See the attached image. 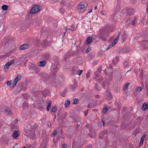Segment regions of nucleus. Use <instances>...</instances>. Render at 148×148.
I'll return each instance as SVG.
<instances>
[{
  "label": "nucleus",
  "instance_id": "nucleus-1",
  "mask_svg": "<svg viewBox=\"0 0 148 148\" xmlns=\"http://www.w3.org/2000/svg\"><path fill=\"white\" fill-rule=\"evenodd\" d=\"M99 36L104 41L106 40L107 38L108 37V35L106 33V31L103 29L100 30Z\"/></svg>",
  "mask_w": 148,
  "mask_h": 148
},
{
  "label": "nucleus",
  "instance_id": "nucleus-2",
  "mask_svg": "<svg viewBox=\"0 0 148 148\" xmlns=\"http://www.w3.org/2000/svg\"><path fill=\"white\" fill-rule=\"evenodd\" d=\"M41 9V7L39 5H35L31 10L30 13L31 14H33L37 12Z\"/></svg>",
  "mask_w": 148,
  "mask_h": 148
},
{
  "label": "nucleus",
  "instance_id": "nucleus-3",
  "mask_svg": "<svg viewBox=\"0 0 148 148\" xmlns=\"http://www.w3.org/2000/svg\"><path fill=\"white\" fill-rule=\"evenodd\" d=\"M121 34V32H119V33L117 37L114 40V41L112 42L111 43H110L108 46V47L106 48V50H108L110 48H111L114 45L118 42V39L119 38V37L120 36Z\"/></svg>",
  "mask_w": 148,
  "mask_h": 148
},
{
  "label": "nucleus",
  "instance_id": "nucleus-4",
  "mask_svg": "<svg viewBox=\"0 0 148 148\" xmlns=\"http://www.w3.org/2000/svg\"><path fill=\"white\" fill-rule=\"evenodd\" d=\"M22 76L21 74H18L12 83V88H14L16 85V84L21 79Z\"/></svg>",
  "mask_w": 148,
  "mask_h": 148
},
{
  "label": "nucleus",
  "instance_id": "nucleus-5",
  "mask_svg": "<svg viewBox=\"0 0 148 148\" xmlns=\"http://www.w3.org/2000/svg\"><path fill=\"white\" fill-rule=\"evenodd\" d=\"M95 75L96 76L95 79L96 81L98 82H101L102 81L103 79L102 77L100 75H97L96 73L95 74Z\"/></svg>",
  "mask_w": 148,
  "mask_h": 148
},
{
  "label": "nucleus",
  "instance_id": "nucleus-6",
  "mask_svg": "<svg viewBox=\"0 0 148 148\" xmlns=\"http://www.w3.org/2000/svg\"><path fill=\"white\" fill-rule=\"evenodd\" d=\"M67 116V112H65L63 113L59 117L60 119L62 120H63L65 119Z\"/></svg>",
  "mask_w": 148,
  "mask_h": 148
},
{
  "label": "nucleus",
  "instance_id": "nucleus-7",
  "mask_svg": "<svg viewBox=\"0 0 148 148\" xmlns=\"http://www.w3.org/2000/svg\"><path fill=\"white\" fill-rule=\"evenodd\" d=\"M28 46H29L28 44H24L20 46L19 47V49L23 50H25L28 48Z\"/></svg>",
  "mask_w": 148,
  "mask_h": 148
},
{
  "label": "nucleus",
  "instance_id": "nucleus-8",
  "mask_svg": "<svg viewBox=\"0 0 148 148\" xmlns=\"http://www.w3.org/2000/svg\"><path fill=\"white\" fill-rule=\"evenodd\" d=\"M19 131H15L14 132L12 135L13 137L14 138L17 139L18 137L19 136Z\"/></svg>",
  "mask_w": 148,
  "mask_h": 148
},
{
  "label": "nucleus",
  "instance_id": "nucleus-9",
  "mask_svg": "<svg viewBox=\"0 0 148 148\" xmlns=\"http://www.w3.org/2000/svg\"><path fill=\"white\" fill-rule=\"evenodd\" d=\"M148 108V103L145 102L144 103L142 106V109L143 111H145Z\"/></svg>",
  "mask_w": 148,
  "mask_h": 148
},
{
  "label": "nucleus",
  "instance_id": "nucleus-10",
  "mask_svg": "<svg viewBox=\"0 0 148 148\" xmlns=\"http://www.w3.org/2000/svg\"><path fill=\"white\" fill-rule=\"evenodd\" d=\"M46 64V62L45 60H43L40 61L38 64V65L41 67L44 66Z\"/></svg>",
  "mask_w": 148,
  "mask_h": 148
},
{
  "label": "nucleus",
  "instance_id": "nucleus-11",
  "mask_svg": "<svg viewBox=\"0 0 148 148\" xmlns=\"http://www.w3.org/2000/svg\"><path fill=\"white\" fill-rule=\"evenodd\" d=\"M92 38L91 37H88L86 40V45H88L90 44L92 40Z\"/></svg>",
  "mask_w": 148,
  "mask_h": 148
},
{
  "label": "nucleus",
  "instance_id": "nucleus-12",
  "mask_svg": "<svg viewBox=\"0 0 148 148\" xmlns=\"http://www.w3.org/2000/svg\"><path fill=\"white\" fill-rule=\"evenodd\" d=\"M84 4L83 3H81L79 5H78L77 7L78 9L79 10H81L83 9L84 8Z\"/></svg>",
  "mask_w": 148,
  "mask_h": 148
},
{
  "label": "nucleus",
  "instance_id": "nucleus-13",
  "mask_svg": "<svg viewBox=\"0 0 148 148\" xmlns=\"http://www.w3.org/2000/svg\"><path fill=\"white\" fill-rule=\"evenodd\" d=\"M122 36L121 37L122 40L123 42H124L126 39L127 38V36L126 35L125 32L123 33L122 34Z\"/></svg>",
  "mask_w": 148,
  "mask_h": 148
},
{
  "label": "nucleus",
  "instance_id": "nucleus-14",
  "mask_svg": "<svg viewBox=\"0 0 148 148\" xmlns=\"http://www.w3.org/2000/svg\"><path fill=\"white\" fill-rule=\"evenodd\" d=\"M119 58L118 56H116V58L113 59L112 61V63L115 64H116V62H118L119 60Z\"/></svg>",
  "mask_w": 148,
  "mask_h": 148
},
{
  "label": "nucleus",
  "instance_id": "nucleus-15",
  "mask_svg": "<svg viewBox=\"0 0 148 148\" xmlns=\"http://www.w3.org/2000/svg\"><path fill=\"white\" fill-rule=\"evenodd\" d=\"M51 101H50L48 103V105L47 107V110L48 111L49 110V109L51 108Z\"/></svg>",
  "mask_w": 148,
  "mask_h": 148
},
{
  "label": "nucleus",
  "instance_id": "nucleus-16",
  "mask_svg": "<svg viewBox=\"0 0 148 148\" xmlns=\"http://www.w3.org/2000/svg\"><path fill=\"white\" fill-rule=\"evenodd\" d=\"M27 136L28 137H30V138L33 140H34L36 138V135L34 134L32 136H30L29 134L28 135V133H27Z\"/></svg>",
  "mask_w": 148,
  "mask_h": 148
},
{
  "label": "nucleus",
  "instance_id": "nucleus-17",
  "mask_svg": "<svg viewBox=\"0 0 148 148\" xmlns=\"http://www.w3.org/2000/svg\"><path fill=\"white\" fill-rule=\"evenodd\" d=\"M132 11L133 10L131 8H130L126 10V12L128 15H130Z\"/></svg>",
  "mask_w": 148,
  "mask_h": 148
},
{
  "label": "nucleus",
  "instance_id": "nucleus-18",
  "mask_svg": "<svg viewBox=\"0 0 148 148\" xmlns=\"http://www.w3.org/2000/svg\"><path fill=\"white\" fill-rule=\"evenodd\" d=\"M145 136L146 135H144L142 137V138H141L140 143L141 145H142L143 144Z\"/></svg>",
  "mask_w": 148,
  "mask_h": 148
},
{
  "label": "nucleus",
  "instance_id": "nucleus-19",
  "mask_svg": "<svg viewBox=\"0 0 148 148\" xmlns=\"http://www.w3.org/2000/svg\"><path fill=\"white\" fill-rule=\"evenodd\" d=\"M11 112V109L10 108H7L5 110V112L6 114H9Z\"/></svg>",
  "mask_w": 148,
  "mask_h": 148
},
{
  "label": "nucleus",
  "instance_id": "nucleus-20",
  "mask_svg": "<svg viewBox=\"0 0 148 148\" xmlns=\"http://www.w3.org/2000/svg\"><path fill=\"white\" fill-rule=\"evenodd\" d=\"M70 100H68L66 101L65 102L64 106L65 107H67L69 106L70 104Z\"/></svg>",
  "mask_w": 148,
  "mask_h": 148
},
{
  "label": "nucleus",
  "instance_id": "nucleus-21",
  "mask_svg": "<svg viewBox=\"0 0 148 148\" xmlns=\"http://www.w3.org/2000/svg\"><path fill=\"white\" fill-rule=\"evenodd\" d=\"M8 6L7 5H3L2 6V9L4 10H7L8 8Z\"/></svg>",
  "mask_w": 148,
  "mask_h": 148
},
{
  "label": "nucleus",
  "instance_id": "nucleus-22",
  "mask_svg": "<svg viewBox=\"0 0 148 148\" xmlns=\"http://www.w3.org/2000/svg\"><path fill=\"white\" fill-rule=\"evenodd\" d=\"M14 59H12L10 61H9L7 62V63L10 65H12L13 64L14 62Z\"/></svg>",
  "mask_w": 148,
  "mask_h": 148
},
{
  "label": "nucleus",
  "instance_id": "nucleus-23",
  "mask_svg": "<svg viewBox=\"0 0 148 148\" xmlns=\"http://www.w3.org/2000/svg\"><path fill=\"white\" fill-rule=\"evenodd\" d=\"M79 100L78 99L75 98L74 100V101L73 103V104H76L78 103Z\"/></svg>",
  "mask_w": 148,
  "mask_h": 148
},
{
  "label": "nucleus",
  "instance_id": "nucleus-24",
  "mask_svg": "<svg viewBox=\"0 0 148 148\" xmlns=\"http://www.w3.org/2000/svg\"><path fill=\"white\" fill-rule=\"evenodd\" d=\"M101 72V67L97 69V71L96 72L95 74L97 73V75H100V73Z\"/></svg>",
  "mask_w": 148,
  "mask_h": 148
},
{
  "label": "nucleus",
  "instance_id": "nucleus-25",
  "mask_svg": "<svg viewBox=\"0 0 148 148\" xmlns=\"http://www.w3.org/2000/svg\"><path fill=\"white\" fill-rule=\"evenodd\" d=\"M101 14L103 16H105L107 14V13L106 11L103 10L101 12Z\"/></svg>",
  "mask_w": 148,
  "mask_h": 148
},
{
  "label": "nucleus",
  "instance_id": "nucleus-26",
  "mask_svg": "<svg viewBox=\"0 0 148 148\" xmlns=\"http://www.w3.org/2000/svg\"><path fill=\"white\" fill-rule=\"evenodd\" d=\"M136 20H137V18L136 17H135L134 19L132 21V23H131L132 25H134V24H135V23L136 21Z\"/></svg>",
  "mask_w": 148,
  "mask_h": 148
},
{
  "label": "nucleus",
  "instance_id": "nucleus-27",
  "mask_svg": "<svg viewBox=\"0 0 148 148\" xmlns=\"http://www.w3.org/2000/svg\"><path fill=\"white\" fill-rule=\"evenodd\" d=\"M74 147H75L76 148H81L82 145L78 146V145H77L75 146H74V142L72 143V148H73Z\"/></svg>",
  "mask_w": 148,
  "mask_h": 148
},
{
  "label": "nucleus",
  "instance_id": "nucleus-28",
  "mask_svg": "<svg viewBox=\"0 0 148 148\" xmlns=\"http://www.w3.org/2000/svg\"><path fill=\"white\" fill-rule=\"evenodd\" d=\"M130 84L128 83H127L125 86H124L123 88V90H125L127 88L128 85Z\"/></svg>",
  "mask_w": 148,
  "mask_h": 148
},
{
  "label": "nucleus",
  "instance_id": "nucleus-29",
  "mask_svg": "<svg viewBox=\"0 0 148 148\" xmlns=\"http://www.w3.org/2000/svg\"><path fill=\"white\" fill-rule=\"evenodd\" d=\"M40 148H46V146L44 143L41 144L40 147Z\"/></svg>",
  "mask_w": 148,
  "mask_h": 148
},
{
  "label": "nucleus",
  "instance_id": "nucleus-30",
  "mask_svg": "<svg viewBox=\"0 0 148 148\" xmlns=\"http://www.w3.org/2000/svg\"><path fill=\"white\" fill-rule=\"evenodd\" d=\"M10 65L7 63L4 65V69H7V70H8V69L9 68Z\"/></svg>",
  "mask_w": 148,
  "mask_h": 148
},
{
  "label": "nucleus",
  "instance_id": "nucleus-31",
  "mask_svg": "<svg viewBox=\"0 0 148 148\" xmlns=\"http://www.w3.org/2000/svg\"><path fill=\"white\" fill-rule=\"evenodd\" d=\"M57 107L56 106H54L51 109L52 111L53 112H55L57 110Z\"/></svg>",
  "mask_w": 148,
  "mask_h": 148
},
{
  "label": "nucleus",
  "instance_id": "nucleus-32",
  "mask_svg": "<svg viewBox=\"0 0 148 148\" xmlns=\"http://www.w3.org/2000/svg\"><path fill=\"white\" fill-rule=\"evenodd\" d=\"M82 70H79L77 71V74L79 75H80L82 72Z\"/></svg>",
  "mask_w": 148,
  "mask_h": 148
},
{
  "label": "nucleus",
  "instance_id": "nucleus-33",
  "mask_svg": "<svg viewBox=\"0 0 148 148\" xmlns=\"http://www.w3.org/2000/svg\"><path fill=\"white\" fill-rule=\"evenodd\" d=\"M108 109L107 108H104L102 112L104 113H105L107 111Z\"/></svg>",
  "mask_w": 148,
  "mask_h": 148
},
{
  "label": "nucleus",
  "instance_id": "nucleus-34",
  "mask_svg": "<svg viewBox=\"0 0 148 148\" xmlns=\"http://www.w3.org/2000/svg\"><path fill=\"white\" fill-rule=\"evenodd\" d=\"M142 90V88L141 87H138L137 88V91L139 92H140Z\"/></svg>",
  "mask_w": 148,
  "mask_h": 148
},
{
  "label": "nucleus",
  "instance_id": "nucleus-35",
  "mask_svg": "<svg viewBox=\"0 0 148 148\" xmlns=\"http://www.w3.org/2000/svg\"><path fill=\"white\" fill-rule=\"evenodd\" d=\"M57 133V131L56 130H54L52 134V136H54Z\"/></svg>",
  "mask_w": 148,
  "mask_h": 148
},
{
  "label": "nucleus",
  "instance_id": "nucleus-36",
  "mask_svg": "<svg viewBox=\"0 0 148 148\" xmlns=\"http://www.w3.org/2000/svg\"><path fill=\"white\" fill-rule=\"evenodd\" d=\"M61 14H63L64 13V10L62 8H60L59 10Z\"/></svg>",
  "mask_w": 148,
  "mask_h": 148
},
{
  "label": "nucleus",
  "instance_id": "nucleus-37",
  "mask_svg": "<svg viewBox=\"0 0 148 148\" xmlns=\"http://www.w3.org/2000/svg\"><path fill=\"white\" fill-rule=\"evenodd\" d=\"M128 65V63L127 62H125L124 63V67H126Z\"/></svg>",
  "mask_w": 148,
  "mask_h": 148
},
{
  "label": "nucleus",
  "instance_id": "nucleus-38",
  "mask_svg": "<svg viewBox=\"0 0 148 148\" xmlns=\"http://www.w3.org/2000/svg\"><path fill=\"white\" fill-rule=\"evenodd\" d=\"M90 73H89V72H88L86 75V77L87 79H88L90 77Z\"/></svg>",
  "mask_w": 148,
  "mask_h": 148
},
{
  "label": "nucleus",
  "instance_id": "nucleus-39",
  "mask_svg": "<svg viewBox=\"0 0 148 148\" xmlns=\"http://www.w3.org/2000/svg\"><path fill=\"white\" fill-rule=\"evenodd\" d=\"M6 83L8 85L10 86L11 84V81H8Z\"/></svg>",
  "mask_w": 148,
  "mask_h": 148
},
{
  "label": "nucleus",
  "instance_id": "nucleus-40",
  "mask_svg": "<svg viewBox=\"0 0 148 148\" xmlns=\"http://www.w3.org/2000/svg\"><path fill=\"white\" fill-rule=\"evenodd\" d=\"M67 146V145L65 144H63L62 145V147L63 148H66Z\"/></svg>",
  "mask_w": 148,
  "mask_h": 148
},
{
  "label": "nucleus",
  "instance_id": "nucleus-41",
  "mask_svg": "<svg viewBox=\"0 0 148 148\" xmlns=\"http://www.w3.org/2000/svg\"><path fill=\"white\" fill-rule=\"evenodd\" d=\"M70 30H71V31H74L75 30L74 27H73V26H71V28L70 29Z\"/></svg>",
  "mask_w": 148,
  "mask_h": 148
},
{
  "label": "nucleus",
  "instance_id": "nucleus-42",
  "mask_svg": "<svg viewBox=\"0 0 148 148\" xmlns=\"http://www.w3.org/2000/svg\"><path fill=\"white\" fill-rule=\"evenodd\" d=\"M109 94V99H110L112 97V96L109 92L108 93Z\"/></svg>",
  "mask_w": 148,
  "mask_h": 148
},
{
  "label": "nucleus",
  "instance_id": "nucleus-43",
  "mask_svg": "<svg viewBox=\"0 0 148 148\" xmlns=\"http://www.w3.org/2000/svg\"><path fill=\"white\" fill-rule=\"evenodd\" d=\"M90 48H88L87 49L86 51L85 52L86 53H88L90 51Z\"/></svg>",
  "mask_w": 148,
  "mask_h": 148
},
{
  "label": "nucleus",
  "instance_id": "nucleus-44",
  "mask_svg": "<svg viewBox=\"0 0 148 148\" xmlns=\"http://www.w3.org/2000/svg\"><path fill=\"white\" fill-rule=\"evenodd\" d=\"M68 57V56L66 54V55L64 57V60H66V59Z\"/></svg>",
  "mask_w": 148,
  "mask_h": 148
},
{
  "label": "nucleus",
  "instance_id": "nucleus-45",
  "mask_svg": "<svg viewBox=\"0 0 148 148\" xmlns=\"http://www.w3.org/2000/svg\"><path fill=\"white\" fill-rule=\"evenodd\" d=\"M47 42L48 41H47V40H46V41H45L44 42V44L45 45V46H47L48 45Z\"/></svg>",
  "mask_w": 148,
  "mask_h": 148
},
{
  "label": "nucleus",
  "instance_id": "nucleus-46",
  "mask_svg": "<svg viewBox=\"0 0 148 148\" xmlns=\"http://www.w3.org/2000/svg\"><path fill=\"white\" fill-rule=\"evenodd\" d=\"M33 127L34 128H36L38 127L37 125L36 124H34L33 125Z\"/></svg>",
  "mask_w": 148,
  "mask_h": 148
},
{
  "label": "nucleus",
  "instance_id": "nucleus-47",
  "mask_svg": "<svg viewBox=\"0 0 148 148\" xmlns=\"http://www.w3.org/2000/svg\"><path fill=\"white\" fill-rule=\"evenodd\" d=\"M86 148H92V146L91 145H88L86 147Z\"/></svg>",
  "mask_w": 148,
  "mask_h": 148
},
{
  "label": "nucleus",
  "instance_id": "nucleus-48",
  "mask_svg": "<svg viewBox=\"0 0 148 148\" xmlns=\"http://www.w3.org/2000/svg\"><path fill=\"white\" fill-rule=\"evenodd\" d=\"M66 31L65 32H64V34L62 36V38H64V37L66 33Z\"/></svg>",
  "mask_w": 148,
  "mask_h": 148
},
{
  "label": "nucleus",
  "instance_id": "nucleus-49",
  "mask_svg": "<svg viewBox=\"0 0 148 148\" xmlns=\"http://www.w3.org/2000/svg\"><path fill=\"white\" fill-rule=\"evenodd\" d=\"M18 121V119H15L14 121V122L15 123H17Z\"/></svg>",
  "mask_w": 148,
  "mask_h": 148
},
{
  "label": "nucleus",
  "instance_id": "nucleus-50",
  "mask_svg": "<svg viewBox=\"0 0 148 148\" xmlns=\"http://www.w3.org/2000/svg\"><path fill=\"white\" fill-rule=\"evenodd\" d=\"M60 3H61V4H64V1H61V2H60Z\"/></svg>",
  "mask_w": 148,
  "mask_h": 148
},
{
  "label": "nucleus",
  "instance_id": "nucleus-51",
  "mask_svg": "<svg viewBox=\"0 0 148 148\" xmlns=\"http://www.w3.org/2000/svg\"><path fill=\"white\" fill-rule=\"evenodd\" d=\"M89 136H90V137H91V138H93V136L92 134H90L89 135Z\"/></svg>",
  "mask_w": 148,
  "mask_h": 148
},
{
  "label": "nucleus",
  "instance_id": "nucleus-52",
  "mask_svg": "<svg viewBox=\"0 0 148 148\" xmlns=\"http://www.w3.org/2000/svg\"><path fill=\"white\" fill-rule=\"evenodd\" d=\"M97 62H94L93 63V64L94 65H95V64H97Z\"/></svg>",
  "mask_w": 148,
  "mask_h": 148
},
{
  "label": "nucleus",
  "instance_id": "nucleus-53",
  "mask_svg": "<svg viewBox=\"0 0 148 148\" xmlns=\"http://www.w3.org/2000/svg\"><path fill=\"white\" fill-rule=\"evenodd\" d=\"M87 112H85V116H86L87 115Z\"/></svg>",
  "mask_w": 148,
  "mask_h": 148
},
{
  "label": "nucleus",
  "instance_id": "nucleus-54",
  "mask_svg": "<svg viewBox=\"0 0 148 148\" xmlns=\"http://www.w3.org/2000/svg\"><path fill=\"white\" fill-rule=\"evenodd\" d=\"M56 118V114L54 116V120H55Z\"/></svg>",
  "mask_w": 148,
  "mask_h": 148
},
{
  "label": "nucleus",
  "instance_id": "nucleus-55",
  "mask_svg": "<svg viewBox=\"0 0 148 148\" xmlns=\"http://www.w3.org/2000/svg\"><path fill=\"white\" fill-rule=\"evenodd\" d=\"M97 6H96L95 8H94V10H96L97 9Z\"/></svg>",
  "mask_w": 148,
  "mask_h": 148
},
{
  "label": "nucleus",
  "instance_id": "nucleus-56",
  "mask_svg": "<svg viewBox=\"0 0 148 148\" xmlns=\"http://www.w3.org/2000/svg\"><path fill=\"white\" fill-rule=\"evenodd\" d=\"M131 69L130 70H128V71H127L126 73V75L127 74V72H129V71H130Z\"/></svg>",
  "mask_w": 148,
  "mask_h": 148
},
{
  "label": "nucleus",
  "instance_id": "nucleus-57",
  "mask_svg": "<svg viewBox=\"0 0 148 148\" xmlns=\"http://www.w3.org/2000/svg\"><path fill=\"white\" fill-rule=\"evenodd\" d=\"M92 9H91V10H90V11H89V12H88V13L91 12H92Z\"/></svg>",
  "mask_w": 148,
  "mask_h": 148
},
{
  "label": "nucleus",
  "instance_id": "nucleus-58",
  "mask_svg": "<svg viewBox=\"0 0 148 148\" xmlns=\"http://www.w3.org/2000/svg\"><path fill=\"white\" fill-rule=\"evenodd\" d=\"M65 29H66V30H67L68 29L67 27H65Z\"/></svg>",
  "mask_w": 148,
  "mask_h": 148
},
{
  "label": "nucleus",
  "instance_id": "nucleus-59",
  "mask_svg": "<svg viewBox=\"0 0 148 148\" xmlns=\"http://www.w3.org/2000/svg\"><path fill=\"white\" fill-rule=\"evenodd\" d=\"M147 12L148 11V6H147Z\"/></svg>",
  "mask_w": 148,
  "mask_h": 148
},
{
  "label": "nucleus",
  "instance_id": "nucleus-60",
  "mask_svg": "<svg viewBox=\"0 0 148 148\" xmlns=\"http://www.w3.org/2000/svg\"><path fill=\"white\" fill-rule=\"evenodd\" d=\"M48 125H51V123H49V124L48 123Z\"/></svg>",
  "mask_w": 148,
  "mask_h": 148
},
{
  "label": "nucleus",
  "instance_id": "nucleus-61",
  "mask_svg": "<svg viewBox=\"0 0 148 148\" xmlns=\"http://www.w3.org/2000/svg\"><path fill=\"white\" fill-rule=\"evenodd\" d=\"M102 122H103V125H104V122H103V121H102Z\"/></svg>",
  "mask_w": 148,
  "mask_h": 148
},
{
  "label": "nucleus",
  "instance_id": "nucleus-62",
  "mask_svg": "<svg viewBox=\"0 0 148 148\" xmlns=\"http://www.w3.org/2000/svg\"><path fill=\"white\" fill-rule=\"evenodd\" d=\"M107 71V70H106L105 71V73H106V71Z\"/></svg>",
  "mask_w": 148,
  "mask_h": 148
},
{
  "label": "nucleus",
  "instance_id": "nucleus-63",
  "mask_svg": "<svg viewBox=\"0 0 148 148\" xmlns=\"http://www.w3.org/2000/svg\"><path fill=\"white\" fill-rule=\"evenodd\" d=\"M22 148H26V147H23Z\"/></svg>",
  "mask_w": 148,
  "mask_h": 148
},
{
  "label": "nucleus",
  "instance_id": "nucleus-64",
  "mask_svg": "<svg viewBox=\"0 0 148 148\" xmlns=\"http://www.w3.org/2000/svg\"><path fill=\"white\" fill-rule=\"evenodd\" d=\"M24 64L25 65V64H26V63H24Z\"/></svg>",
  "mask_w": 148,
  "mask_h": 148
}]
</instances>
